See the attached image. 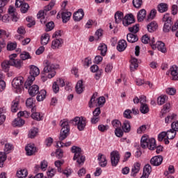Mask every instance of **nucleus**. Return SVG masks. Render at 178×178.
I'll list each match as a JSON object with an SVG mask.
<instances>
[{
	"label": "nucleus",
	"instance_id": "obj_14",
	"mask_svg": "<svg viewBox=\"0 0 178 178\" xmlns=\"http://www.w3.org/2000/svg\"><path fill=\"white\" fill-rule=\"evenodd\" d=\"M157 49L162 52L163 54H165L166 52V47H165V43L162 41L156 42V44L153 45V49Z\"/></svg>",
	"mask_w": 178,
	"mask_h": 178
},
{
	"label": "nucleus",
	"instance_id": "obj_9",
	"mask_svg": "<svg viewBox=\"0 0 178 178\" xmlns=\"http://www.w3.org/2000/svg\"><path fill=\"white\" fill-rule=\"evenodd\" d=\"M119 161H120V154L118 151H113L111 152V162L112 166H118L119 163Z\"/></svg>",
	"mask_w": 178,
	"mask_h": 178
},
{
	"label": "nucleus",
	"instance_id": "obj_15",
	"mask_svg": "<svg viewBox=\"0 0 178 178\" xmlns=\"http://www.w3.org/2000/svg\"><path fill=\"white\" fill-rule=\"evenodd\" d=\"M25 151L28 156H31V155H34L35 154L37 149L35 148V146L34 145L29 144L25 147Z\"/></svg>",
	"mask_w": 178,
	"mask_h": 178
},
{
	"label": "nucleus",
	"instance_id": "obj_27",
	"mask_svg": "<svg viewBox=\"0 0 178 178\" xmlns=\"http://www.w3.org/2000/svg\"><path fill=\"white\" fill-rule=\"evenodd\" d=\"M76 92L77 94H81L84 91V85H83V80H79L76 85Z\"/></svg>",
	"mask_w": 178,
	"mask_h": 178
},
{
	"label": "nucleus",
	"instance_id": "obj_19",
	"mask_svg": "<svg viewBox=\"0 0 178 178\" xmlns=\"http://www.w3.org/2000/svg\"><path fill=\"white\" fill-rule=\"evenodd\" d=\"M170 74L172 76V80H178V67L176 65H172L170 68Z\"/></svg>",
	"mask_w": 178,
	"mask_h": 178
},
{
	"label": "nucleus",
	"instance_id": "obj_45",
	"mask_svg": "<svg viewBox=\"0 0 178 178\" xmlns=\"http://www.w3.org/2000/svg\"><path fill=\"white\" fill-rule=\"evenodd\" d=\"M140 111L143 115H145L146 113H148V112H149V108L148 107V105H147V104H140Z\"/></svg>",
	"mask_w": 178,
	"mask_h": 178
},
{
	"label": "nucleus",
	"instance_id": "obj_10",
	"mask_svg": "<svg viewBox=\"0 0 178 178\" xmlns=\"http://www.w3.org/2000/svg\"><path fill=\"white\" fill-rule=\"evenodd\" d=\"M23 1L24 0H16L15 6L16 8H21L22 13H26L30 6L27 3H24Z\"/></svg>",
	"mask_w": 178,
	"mask_h": 178
},
{
	"label": "nucleus",
	"instance_id": "obj_56",
	"mask_svg": "<svg viewBox=\"0 0 178 178\" xmlns=\"http://www.w3.org/2000/svg\"><path fill=\"white\" fill-rule=\"evenodd\" d=\"M17 47V44L11 42L7 44V49L8 51H14V49H16Z\"/></svg>",
	"mask_w": 178,
	"mask_h": 178
},
{
	"label": "nucleus",
	"instance_id": "obj_16",
	"mask_svg": "<svg viewBox=\"0 0 178 178\" xmlns=\"http://www.w3.org/2000/svg\"><path fill=\"white\" fill-rule=\"evenodd\" d=\"M140 168H141V163L138 162L135 163L134 166L131 168V176L132 177H136V176H137V174L140 172Z\"/></svg>",
	"mask_w": 178,
	"mask_h": 178
},
{
	"label": "nucleus",
	"instance_id": "obj_44",
	"mask_svg": "<svg viewBox=\"0 0 178 178\" xmlns=\"http://www.w3.org/2000/svg\"><path fill=\"white\" fill-rule=\"evenodd\" d=\"M151 172H152V168L151 165L149 164L145 165L143 168V174L149 176V175H151Z\"/></svg>",
	"mask_w": 178,
	"mask_h": 178
},
{
	"label": "nucleus",
	"instance_id": "obj_13",
	"mask_svg": "<svg viewBox=\"0 0 178 178\" xmlns=\"http://www.w3.org/2000/svg\"><path fill=\"white\" fill-rule=\"evenodd\" d=\"M134 16L133 15L130 14L129 15H126L124 17V19L122 20V24L127 27L128 26H130V24H133L134 23Z\"/></svg>",
	"mask_w": 178,
	"mask_h": 178
},
{
	"label": "nucleus",
	"instance_id": "obj_63",
	"mask_svg": "<svg viewBox=\"0 0 178 178\" xmlns=\"http://www.w3.org/2000/svg\"><path fill=\"white\" fill-rule=\"evenodd\" d=\"M131 110L127 109L124 112V118L131 119Z\"/></svg>",
	"mask_w": 178,
	"mask_h": 178
},
{
	"label": "nucleus",
	"instance_id": "obj_48",
	"mask_svg": "<svg viewBox=\"0 0 178 178\" xmlns=\"http://www.w3.org/2000/svg\"><path fill=\"white\" fill-rule=\"evenodd\" d=\"M26 22H29L27 24V27H33V26H35V19L33 17H26Z\"/></svg>",
	"mask_w": 178,
	"mask_h": 178
},
{
	"label": "nucleus",
	"instance_id": "obj_2",
	"mask_svg": "<svg viewBox=\"0 0 178 178\" xmlns=\"http://www.w3.org/2000/svg\"><path fill=\"white\" fill-rule=\"evenodd\" d=\"M44 69L42 71V74L47 76V79H52L55 77L56 74V72H55V65L52 64L49 60H44Z\"/></svg>",
	"mask_w": 178,
	"mask_h": 178
},
{
	"label": "nucleus",
	"instance_id": "obj_8",
	"mask_svg": "<svg viewBox=\"0 0 178 178\" xmlns=\"http://www.w3.org/2000/svg\"><path fill=\"white\" fill-rule=\"evenodd\" d=\"M163 22H164L163 29L164 33H169V31H170V29H172V24H173L172 17H170L169 14H165L163 17Z\"/></svg>",
	"mask_w": 178,
	"mask_h": 178
},
{
	"label": "nucleus",
	"instance_id": "obj_55",
	"mask_svg": "<svg viewBox=\"0 0 178 178\" xmlns=\"http://www.w3.org/2000/svg\"><path fill=\"white\" fill-rule=\"evenodd\" d=\"M54 27H55V24L54 22H50L46 24V31H51V30H54Z\"/></svg>",
	"mask_w": 178,
	"mask_h": 178
},
{
	"label": "nucleus",
	"instance_id": "obj_32",
	"mask_svg": "<svg viewBox=\"0 0 178 178\" xmlns=\"http://www.w3.org/2000/svg\"><path fill=\"white\" fill-rule=\"evenodd\" d=\"M51 37L49 36V34L48 33H44L41 36V44L42 45H47L48 42H49V39Z\"/></svg>",
	"mask_w": 178,
	"mask_h": 178
},
{
	"label": "nucleus",
	"instance_id": "obj_36",
	"mask_svg": "<svg viewBox=\"0 0 178 178\" xmlns=\"http://www.w3.org/2000/svg\"><path fill=\"white\" fill-rule=\"evenodd\" d=\"M157 8L160 13H163L168 11V4L165 3H161Z\"/></svg>",
	"mask_w": 178,
	"mask_h": 178
},
{
	"label": "nucleus",
	"instance_id": "obj_54",
	"mask_svg": "<svg viewBox=\"0 0 178 178\" xmlns=\"http://www.w3.org/2000/svg\"><path fill=\"white\" fill-rule=\"evenodd\" d=\"M155 16H156V10L153 9L151 10L150 13L147 16L148 22H149V20H152V19H154Z\"/></svg>",
	"mask_w": 178,
	"mask_h": 178
},
{
	"label": "nucleus",
	"instance_id": "obj_6",
	"mask_svg": "<svg viewBox=\"0 0 178 178\" xmlns=\"http://www.w3.org/2000/svg\"><path fill=\"white\" fill-rule=\"evenodd\" d=\"M61 131L60 133L59 140L63 141L67 136H69V131H70V127H69V122L66 120L60 121Z\"/></svg>",
	"mask_w": 178,
	"mask_h": 178
},
{
	"label": "nucleus",
	"instance_id": "obj_41",
	"mask_svg": "<svg viewBox=\"0 0 178 178\" xmlns=\"http://www.w3.org/2000/svg\"><path fill=\"white\" fill-rule=\"evenodd\" d=\"M177 115L176 114H170L168 115L165 119V123H171L173 120H176Z\"/></svg>",
	"mask_w": 178,
	"mask_h": 178
},
{
	"label": "nucleus",
	"instance_id": "obj_34",
	"mask_svg": "<svg viewBox=\"0 0 178 178\" xmlns=\"http://www.w3.org/2000/svg\"><path fill=\"white\" fill-rule=\"evenodd\" d=\"M19 111V100H14L11 104V112L13 113Z\"/></svg>",
	"mask_w": 178,
	"mask_h": 178
},
{
	"label": "nucleus",
	"instance_id": "obj_49",
	"mask_svg": "<svg viewBox=\"0 0 178 178\" xmlns=\"http://www.w3.org/2000/svg\"><path fill=\"white\" fill-rule=\"evenodd\" d=\"M20 58L22 60H27V59H31V56H30V54L27 51H23L20 54Z\"/></svg>",
	"mask_w": 178,
	"mask_h": 178
},
{
	"label": "nucleus",
	"instance_id": "obj_23",
	"mask_svg": "<svg viewBox=\"0 0 178 178\" xmlns=\"http://www.w3.org/2000/svg\"><path fill=\"white\" fill-rule=\"evenodd\" d=\"M36 109L37 108L35 107H33L31 109V118L32 119H34V120L40 121L42 119V116H41V114H40V113L35 112Z\"/></svg>",
	"mask_w": 178,
	"mask_h": 178
},
{
	"label": "nucleus",
	"instance_id": "obj_5",
	"mask_svg": "<svg viewBox=\"0 0 178 178\" xmlns=\"http://www.w3.org/2000/svg\"><path fill=\"white\" fill-rule=\"evenodd\" d=\"M71 152L74 154L73 161H76L78 165H83L86 162V156L81 154V148L77 146H72Z\"/></svg>",
	"mask_w": 178,
	"mask_h": 178
},
{
	"label": "nucleus",
	"instance_id": "obj_17",
	"mask_svg": "<svg viewBox=\"0 0 178 178\" xmlns=\"http://www.w3.org/2000/svg\"><path fill=\"white\" fill-rule=\"evenodd\" d=\"M97 161H99V165L102 168H105L108 163V161H106V156L101 153H99L97 156Z\"/></svg>",
	"mask_w": 178,
	"mask_h": 178
},
{
	"label": "nucleus",
	"instance_id": "obj_24",
	"mask_svg": "<svg viewBox=\"0 0 178 178\" xmlns=\"http://www.w3.org/2000/svg\"><path fill=\"white\" fill-rule=\"evenodd\" d=\"M138 60L137 58L132 57L131 59V64H130V70L131 72H134V70H137V67H138Z\"/></svg>",
	"mask_w": 178,
	"mask_h": 178
},
{
	"label": "nucleus",
	"instance_id": "obj_21",
	"mask_svg": "<svg viewBox=\"0 0 178 178\" xmlns=\"http://www.w3.org/2000/svg\"><path fill=\"white\" fill-rule=\"evenodd\" d=\"M147 28L149 33H154L158 29V24H156V22L153 21L147 26Z\"/></svg>",
	"mask_w": 178,
	"mask_h": 178
},
{
	"label": "nucleus",
	"instance_id": "obj_61",
	"mask_svg": "<svg viewBox=\"0 0 178 178\" xmlns=\"http://www.w3.org/2000/svg\"><path fill=\"white\" fill-rule=\"evenodd\" d=\"M129 31H130V33H134V34H136V33H138V26L135 25L132 27H129Z\"/></svg>",
	"mask_w": 178,
	"mask_h": 178
},
{
	"label": "nucleus",
	"instance_id": "obj_33",
	"mask_svg": "<svg viewBox=\"0 0 178 178\" xmlns=\"http://www.w3.org/2000/svg\"><path fill=\"white\" fill-rule=\"evenodd\" d=\"M72 16V13L70 12H63L61 14V17L63 19V23H67L70 20V17Z\"/></svg>",
	"mask_w": 178,
	"mask_h": 178
},
{
	"label": "nucleus",
	"instance_id": "obj_47",
	"mask_svg": "<svg viewBox=\"0 0 178 178\" xmlns=\"http://www.w3.org/2000/svg\"><path fill=\"white\" fill-rule=\"evenodd\" d=\"M26 105L27 106V108H35V106H34V99L31 97L28 98L26 101Z\"/></svg>",
	"mask_w": 178,
	"mask_h": 178
},
{
	"label": "nucleus",
	"instance_id": "obj_46",
	"mask_svg": "<svg viewBox=\"0 0 178 178\" xmlns=\"http://www.w3.org/2000/svg\"><path fill=\"white\" fill-rule=\"evenodd\" d=\"M38 134V129L33 128L29 131V138H34L35 136Z\"/></svg>",
	"mask_w": 178,
	"mask_h": 178
},
{
	"label": "nucleus",
	"instance_id": "obj_25",
	"mask_svg": "<svg viewBox=\"0 0 178 178\" xmlns=\"http://www.w3.org/2000/svg\"><path fill=\"white\" fill-rule=\"evenodd\" d=\"M127 40L128 42H131L133 44V43L137 42V41H138V36H137V35H136V34L128 33L127 35Z\"/></svg>",
	"mask_w": 178,
	"mask_h": 178
},
{
	"label": "nucleus",
	"instance_id": "obj_53",
	"mask_svg": "<svg viewBox=\"0 0 178 178\" xmlns=\"http://www.w3.org/2000/svg\"><path fill=\"white\" fill-rule=\"evenodd\" d=\"M132 3L134 8L139 9V8H141V5H143V0H133Z\"/></svg>",
	"mask_w": 178,
	"mask_h": 178
},
{
	"label": "nucleus",
	"instance_id": "obj_64",
	"mask_svg": "<svg viewBox=\"0 0 178 178\" xmlns=\"http://www.w3.org/2000/svg\"><path fill=\"white\" fill-rule=\"evenodd\" d=\"M150 41V39L148 36V35H144L143 37H142V42L143 44H148V42H149Z\"/></svg>",
	"mask_w": 178,
	"mask_h": 178
},
{
	"label": "nucleus",
	"instance_id": "obj_59",
	"mask_svg": "<svg viewBox=\"0 0 178 178\" xmlns=\"http://www.w3.org/2000/svg\"><path fill=\"white\" fill-rule=\"evenodd\" d=\"M54 143V139L51 137L46 138L44 144L47 147H51Z\"/></svg>",
	"mask_w": 178,
	"mask_h": 178
},
{
	"label": "nucleus",
	"instance_id": "obj_50",
	"mask_svg": "<svg viewBox=\"0 0 178 178\" xmlns=\"http://www.w3.org/2000/svg\"><path fill=\"white\" fill-rule=\"evenodd\" d=\"M13 149V145L10 143H6L4 147V152L10 154V151Z\"/></svg>",
	"mask_w": 178,
	"mask_h": 178
},
{
	"label": "nucleus",
	"instance_id": "obj_57",
	"mask_svg": "<svg viewBox=\"0 0 178 178\" xmlns=\"http://www.w3.org/2000/svg\"><path fill=\"white\" fill-rule=\"evenodd\" d=\"M17 116H18V118H22V116H24V118H29V116H30V113H29L26 111H19L17 113Z\"/></svg>",
	"mask_w": 178,
	"mask_h": 178
},
{
	"label": "nucleus",
	"instance_id": "obj_40",
	"mask_svg": "<svg viewBox=\"0 0 178 178\" xmlns=\"http://www.w3.org/2000/svg\"><path fill=\"white\" fill-rule=\"evenodd\" d=\"M166 101H168V96L166 95H161L157 98L158 105H163Z\"/></svg>",
	"mask_w": 178,
	"mask_h": 178
},
{
	"label": "nucleus",
	"instance_id": "obj_39",
	"mask_svg": "<svg viewBox=\"0 0 178 178\" xmlns=\"http://www.w3.org/2000/svg\"><path fill=\"white\" fill-rule=\"evenodd\" d=\"M12 66H15L17 69H20L22 66H23V60L20 59H16L14 61H12L11 63Z\"/></svg>",
	"mask_w": 178,
	"mask_h": 178
},
{
	"label": "nucleus",
	"instance_id": "obj_51",
	"mask_svg": "<svg viewBox=\"0 0 178 178\" xmlns=\"http://www.w3.org/2000/svg\"><path fill=\"white\" fill-rule=\"evenodd\" d=\"M111 124L113 127H114V129H120L122 126V123L118 120H113L111 122Z\"/></svg>",
	"mask_w": 178,
	"mask_h": 178
},
{
	"label": "nucleus",
	"instance_id": "obj_11",
	"mask_svg": "<svg viewBox=\"0 0 178 178\" xmlns=\"http://www.w3.org/2000/svg\"><path fill=\"white\" fill-rule=\"evenodd\" d=\"M12 86L13 88L20 90L22 88V86H23V77L19 76L15 78L12 81Z\"/></svg>",
	"mask_w": 178,
	"mask_h": 178
},
{
	"label": "nucleus",
	"instance_id": "obj_35",
	"mask_svg": "<svg viewBox=\"0 0 178 178\" xmlns=\"http://www.w3.org/2000/svg\"><path fill=\"white\" fill-rule=\"evenodd\" d=\"M165 134L167 136L168 140H173L175 137H176V131L173 130L172 129L168 130L167 132H165Z\"/></svg>",
	"mask_w": 178,
	"mask_h": 178
},
{
	"label": "nucleus",
	"instance_id": "obj_1",
	"mask_svg": "<svg viewBox=\"0 0 178 178\" xmlns=\"http://www.w3.org/2000/svg\"><path fill=\"white\" fill-rule=\"evenodd\" d=\"M27 89H29V94L31 97H35V95L38 94L36 99L39 102L44 101V99H45V97H47V91L45 90L40 91V87L37 85H33L32 86H29Z\"/></svg>",
	"mask_w": 178,
	"mask_h": 178
},
{
	"label": "nucleus",
	"instance_id": "obj_62",
	"mask_svg": "<svg viewBox=\"0 0 178 178\" xmlns=\"http://www.w3.org/2000/svg\"><path fill=\"white\" fill-rule=\"evenodd\" d=\"M169 109H170V104L167 103L164 105L163 108L161 110V113H166V112H169Z\"/></svg>",
	"mask_w": 178,
	"mask_h": 178
},
{
	"label": "nucleus",
	"instance_id": "obj_22",
	"mask_svg": "<svg viewBox=\"0 0 178 178\" xmlns=\"http://www.w3.org/2000/svg\"><path fill=\"white\" fill-rule=\"evenodd\" d=\"M62 44H63V40L56 39L52 41L51 48L53 49H56V48H60V47H62Z\"/></svg>",
	"mask_w": 178,
	"mask_h": 178
},
{
	"label": "nucleus",
	"instance_id": "obj_42",
	"mask_svg": "<svg viewBox=\"0 0 178 178\" xmlns=\"http://www.w3.org/2000/svg\"><path fill=\"white\" fill-rule=\"evenodd\" d=\"M97 97H98V93L95 92L91 97L90 100L89 102V108H92L93 107L92 105H95V104H97V102L95 101V99L97 98Z\"/></svg>",
	"mask_w": 178,
	"mask_h": 178
},
{
	"label": "nucleus",
	"instance_id": "obj_26",
	"mask_svg": "<svg viewBox=\"0 0 178 178\" xmlns=\"http://www.w3.org/2000/svg\"><path fill=\"white\" fill-rule=\"evenodd\" d=\"M23 124H24V120L20 118V117L15 118L13 122V126L14 127H22Z\"/></svg>",
	"mask_w": 178,
	"mask_h": 178
},
{
	"label": "nucleus",
	"instance_id": "obj_37",
	"mask_svg": "<svg viewBox=\"0 0 178 178\" xmlns=\"http://www.w3.org/2000/svg\"><path fill=\"white\" fill-rule=\"evenodd\" d=\"M12 66V63L9 62L8 60H4L1 63V67L3 69L5 72H9V69Z\"/></svg>",
	"mask_w": 178,
	"mask_h": 178
},
{
	"label": "nucleus",
	"instance_id": "obj_7",
	"mask_svg": "<svg viewBox=\"0 0 178 178\" xmlns=\"http://www.w3.org/2000/svg\"><path fill=\"white\" fill-rule=\"evenodd\" d=\"M71 122L74 126H76L79 131H83L84 129H86V126L87 124L86 118L84 117H75L72 120H71Z\"/></svg>",
	"mask_w": 178,
	"mask_h": 178
},
{
	"label": "nucleus",
	"instance_id": "obj_58",
	"mask_svg": "<svg viewBox=\"0 0 178 178\" xmlns=\"http://www.w3.org/2000/svg\"><path fill=\"white\" fill-rule=\"evenodd\" d=\"M166 92L168 95H175V94H176V89L175 88H168Z\"/></svg>",
	"mask_w": 178,
	"mask_h": 178
},
{
	"label": "nucleus",
	"instance_id": "obj_29",
	"mask_svg": "<svg viewBox=\"0 0 178 178\" xmlns=\"http://www.w3.org/2000/svg\"><path fill=\"white\" fill-rule=\"evenodd\" d=\"M98 51H100L102 56H105L106 51H108V47L104 43H101L98 47Z\"/></svg>",
	"mask_w": 178,
	"mask_h": 178
},
{
	"label": "nucleus",
	"instance_id": "obj_38",
	"mask_svg": "<svg viewBox=\"0 0 178 178\" xmlns=\"http://www.w3.org/2000/svg\"><path fill=\"white\" fill-rule=\"evenodd\" d=\"M8 2H9V0H0V20L1 17H2V13H3V8H5Z\"/></svg>",
	"mask_w": 178,
	"mask_h": 178
},
{
	"label": "nucleus",
	"instance_id": "obj_28",
	"mask_svg": "<svg viewBox=\"0 0 178 178\" xmlns=\"http://www.w3.org/2000/svg\"><path fill=\"white\" fill-rule=\"evenodd\" d=\"M122 129L124 133H130V130H131L130 122H129V120H124V122L122 123Z\"/></svg>",
	"mask_w": 178,
	"mask_h": 178
},
{
	"label": "nucleus",
	"instance_id": "obj_30",
	"mask_svg": "<svg viewBox=\"0 0 178 178\" xmlns=\"http://www.w3.org/2000/svg\"><path fill=\"white\" fill-rule=\"evenodd\" d=\"M122 20L123 21V13L120 11H117L115 14V22L117 23V24H119V23H122Z\"/></svg>",
	"mask_w": 178,
	"mask_h": 178
},
{
	"label": "nucleus",
	"instance_id": "obj_4",
	"mask_svg": "<svg viewBox=\"0 0 178 178\" xmlns=\"http://www.w3.org/2000/svg\"><path fill=\"white\" fill-rule=\"evenodd\" d=\"M29 74L30 76L24 83L25 88H29L33 84L34 80H35V77L40 74V69L35 65H31Z\"/></svg>",
	"mask_w": 178,
	"mask_h": 178
},
{
	"label": "nucleus",
	"instance_id": "obj_60",
	"mask_svg": "<svg viewBox=\"0 0 178 178\" xmlns=\"http://www.w3.org/2000/svg\"><path fill=\"white\" fill-rule=\"evenodd\" d=\"M47 168H48V161L43 160L40 163V169L42 170H46Z\"/></svg>",
	"mask_w": 178,
	"mask_h": 178
},
{
	"label": "nucleus",
	"instance_id": "obj_31",
	"mask_svg": "<svg viewBox=\"0 0 178 178\" xmlns=\"http://www.w3.org/2000/svg\"><path fill=\"white\" fill-rule=\"evenodd\" d=\"M145 16H147V11L145 9L140 10L137 15L138 22H143V20L145 19Z\"/></svg>",
	"mask_w": 178,
	"mask_h": 178
},
{
	"label": "nucleus",
	"instance_id": "obj_3",
	"mask_svg": "<svg viewBox=\"0 0 178 178\" xmlns=\"http://www.w3.org/2000/svg\"><path fill=\"white\" fill-rule=\"evenodd\" d=\"M140 147L143 149L148 148V149L154 151L156 148V141L155 138H149L147 136H143L140 140Z\"/></svg>",
	"mask_w": 178,
	"mask_h": 178
},
{
	"label": "nucleus",
	"instance_id": "obj_18",
	"mask_svg": "<svg viewBox=\"0 0 178 178\" xmlns=\"http://www.w3.org/2000/svg\"><path fill=\"white\" fill-rule=\"evenodd\" d=\"M83 17H84V10L83 9H79L74 13L73 19L74 22H80Z\"/></svg>",
	"mask_w": 178,
	"mask_h": 178
},
{
	"label": "nucleus",
	"instance_id": "obj_12",
	"mask_svg": "<svg viewBox=\"0 0 178 178\" xmlns=\"http://www.w3.org/2000/svg\"><path fill=\"white\" fill-rule=\"evenodd\" d=\"M163 162V157L162 156H155L150 160V163L153 166H159Z\"/></svg>",
	"mask_w": 178,
	"mask_h": 178
},
{
	"label": "nucleus",
	"instance_id": "obj_43",
	"mask_svg": "<svg viewBox=\"0 0 178 178\" xmlns=\"http://www.w3.org/2000/svg\"><path fill=\"white\" fill-rule=\"evenodd\" d=\"M27 175H29L27 170H20L19 171H17V176L19 178L27 177Z\"/></svg>",
	"mask_w": 178,
	"mask_h": 178
},
{
	"label": "nucleus",
	"instance_id": "obj_52",
	"mask_svg": "<svg viewBox=\"0 0 178 178\" xmlns=\"http://www.w3.org/2000/svg\"><path fill=\"white\" fill-rule=\"evenodd\" d=\"M115 134L116 137H123V134H124V131L122 129V128H117L115 130Z\"/></svg>",
	"mask_w": 178,
	"mask_h": 178
},
{
	"label": "nucleus",
	"instance_id": "obj_20",
	"mask_svg": "<svg viewBox=\"0 0 178 178\" xmlns=\"http://www.w3.org/2000/svg\"><path fill=\"white\" fill-rule=\"evenodd\" d=\"M127 48V42L124 40H121L118 42L117 49L119 52H123Z\"/></svg>",
	"mask_w": 178,
	"mask_h": 178
}]
</instances>
